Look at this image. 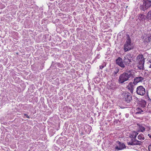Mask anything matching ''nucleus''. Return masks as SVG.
<instances>
[{
	"label": "nucleus",
	"mask_w": 151,
	"mask_h": 151,
	"mask_svg": "<svg viewBox=\"0 0 151 151\" xmlns=\"http://www.w3.org/2000/svg\"><path fill=\"white\" fill-rule=\"evenodd\" d=\"M139 103L140 106L144 108L146 106V102L145 100H142Z\"/></svg>",
	"instance_id": "15"
},
{
	"label": "nucleus",
	"mask_w": 151,
	"mask_h": 151,
	"mask_svg": "<svg viewBox=\"0 0 151 151\" xmlns=\"http://www.w3.org/2000/svg\"><path fill=\"white\" fill-rule=\"evenodd\" d=\"M146 18H147L148 20H151V11L148 12Z\"/></svg>",
	"instance_id": "20"
},
{
	"label": "nucleus",
	"mask_w": 151,
	"mask_h": 151,
	"mask_svg": "<svg viewBox=\"0 0 151 151\" xmlns=\"http://www.w3.org/2000/svg\"><path fill=\"white\" fill-rule=\"evenodd\" d=\"M123 99L127 103V106L129 107L132 106V97L130 93L127 91L124 92L122 95Z\"/></svg>",
	"instance_id": "2"
},
{
	"label": "nucleus",
	"mask_w": 151,
	"mask_h": 151,
	"mask_svg": "<svg viewBox=\"0 0 151 151\" xmlns=\"http://www.w3.org/2000/svg\"><path fill=\"white\" fill-rule=\"evenodd\" d=\"M126 116L127 117H128V115H126Z\"/></svg>",
	"instance_id": "32"
},
{
	"label": "nucleus",
	"mask_w": 151,
	"mask_h": 151,
	"mask_svg": "<svg viewBox=\"0 0 151 151\" xmlns=\"http://www.w3.org/2000/svg\"><path fill=\"white\" fill-rule=\"evenodd\" d=\"M133 140L134 144H135V145H137V144H136L137 142H136L135 139H133Z\"/></svg>",
	"instance_id": "26"
},
{
	"label": "nucleus",
	"mask_w": 151,
	"mask_h": 151,
	"mask_svg": "<svg viewBox=\"0 0 151 151\" xmlns=\"http://www.w3.org/2000/svg\"><path fill=\"white\" fill-rule=\"evenodd\" d=\"M133 48V45L131 43V40L130 38L128 37L124 45V50L125 52H127Z\"/></svg>",
	"instance_id": "5"
},
{
	"label": "nucleus",
	"mask_w": 151,
	"mask_h": 151,
	"mask_svg": "<svg viewBox=\"0 0 151 151\" xmlns=\"http://www.w3.org/2000/svg\"><path fill=\"white\" fill-rule=\"evenodd\" d=\"M132 141L127 142V144H128V145H135V144H134V141L133 140V139H132Z\"/></svg>",
	"instance_id": "22"
},
{
	"label": "nucleus",
	"mask_w": 151,
	"mask_h": 151,
	"mask_svg": "<svg viewBox=\"0 0 151 151\" xmlns=\"http://www.w3.org/2000/svg\"><path fill=\"white\" fill-rule=\"evenodd\" d=\"M136 111H137L136 112V114H141L143 111V110L139 108H137V109Z\"/></svg>",
	"instance_id": "19"
},
{
	"label": "nucleus",
	"mask_w": 151,
	"mask_h": 151,
	"mask_svg": "<svg viewBox=\"0 0 151 151\" xmlns=\"http://www.w3.org/2000/svg\"><path fill=\"white\" fill-rule=\"evenodd\" d=\"M119 115H120L121 114V113H120H120H119Z\"/></svg>",
	"instance_id": "31"
},
{
	"label": "nucleus",
	"mask_w": 151,
	"mask_h": 151,
	"mask_svg": "<svg viewBox=\"0 0 151 151\" xmlns=\"http://www.w3.org/2000/svg\"><path fill=\"white\" fill-rule=\"evenodd\" d=\"M137 58L138 61H139V65H141L143 66L144 65V61L143 55H139L137 56Z\"/></svg>",
	"instance_id": "8"
},
{
	"label": "nucleus",
	"mask_w": 151,
	"mask_h": 151,
	"mask_svg": "<svg viewBox=\"0 0 151 151\" xmlns=\"http://www.w3.org/2000/svg\"><path fill=\"white\" fill-rule=\"evenodd\" d=\"M137 138L141 140H144L145 139V137L144 135L142 134H140L138 136Z\"/></svg>",
	"instance_id": "17"
},
{
	"label": "nucleus",
	"mask_w": 151,
	"mask_h": 151,
	"mask_svg": "<svg viewBox=\"0 0 151 151\" xmlns=\"http://www.w3.org/2000/svg\"><path fill=\"white\" fill-rule=\"evenodd\" d=\"M138 134V133L135 131L133 132L132 134L131 135L130 137L133 138V139H135L137 136Z\"/></svg>",
	"instance_id": "16"
},
{
	"label": "nucleus",
	"mask_w": 151,
	"mask_h": 151,
	"mask_svg": "<svg viewBox=\"0 0 151 151\" xmlns=\"http://www.w3.org/2000/svg\"><path fill=\"white\" fill-rule=\"evenodd\" d=\"M144 67H138V68L140 69H143Z\"/></svg>",
	"instance_id": "27"
},
{
	"label": "nucleus",
	"mask_w": 151,
	"mask_h": 151,
	"mask_svg": "<svg viewBox=\"0 0 151 151\" xmlns=\"http://www.w3.org/2000/svg\"><path fill=\"white\" fill-rule=\"evenodd\" d=\"M119 69L117 67L115 68L114 69H113L112 70L113 72L112 76H117V74L119 72Z\"/></svg>",
	"instance_id": "14"
},
{
	"label": "nucleus",
	"mask_w": 151,
	"mask_h": 151,
	"mask_svg": "<svg viewBox=\"0 0 151 151\" xmlns=\"http://www.w3.org/2000/svg\"><path fill=\"white\" fill-rule=\"evenodd\" d=\"M133 83L130 82L128 86H127L128 88L130 91V92L132 93H133V90H134V86Z\"/></svg>",
	"instance_id": "12"
},
{
	"label": "nucleus",
	"mask_w": 151,
	"mask_h": 151,
	"mask_svg": "<svg viewBox=\"0 0 151 151\" xmlns=\"http://www.w3.org/2000/svg\"><path fill=\"white\" fill-rule=\"evenodd\" d=\"M149 67V68H151V66Z\"/></svg>",
	"instance_id": "33"
},
{
	"label": "nucleus",
	"mask_w": 151,
	"mask_h": 151,
	"mask_svg": "<svg viewBox=\"0 0 151 151\" xmlns=\"http://www.w3.org/2000/svg\"><path fill=\"white\" fill-rule=\"evenodd\" d=\"M144 79V78L140 76L136 77L134 79L133 83L134 85H136L139 82H142Z\"/></svg>",
	"instance_id": "7"
},
{
	"label": "nucleus",
	"mask_w": 151,
	"mask_h": 151,
	"mask_svg": "<svg viewBox=\"0 0 151 151\" xmlns=\"http://www.w3.org/2000/svg\"><path fill=\"white\" fill-rule=\"evenodd\" d=\"M134 73L132 70H127L126 72L120 75L118 81L119 83H122L125 81L129 80L130 78L134 77Z\"/></svg>",
	"instance_id": "1"
},
{
	"label": "nucleus",
	"mask_w": 151,
	"mask_h": 151,
	"mask_svg": "<svg viewBox=\"0 0 151 151\" xmlns=\"http://www.w3.org/2000/svg\"><path fill=\"white\" fill-rule=\"evenodd\" d=\"M148 135L149 136V137L151 139V134H148Z\"/></svg>",
	"instance_id": "28"
},
{
	"label": "nucleus",
	"mask_w": 151,
	"mask_h": 151,
	"mask_svg": "<svg viewBox=\"0 0 151 151\" xmlns=\"http://www.w3.org/2000/svg\"><path fill=\"white\" fill-rule=\"evenodd\" d=\"M116 64L119 66H123V61L122 59L120 57H119L116 60Z\"/></svg>",
	"instance_id": "10"
},
{
	"label": "nucleus",
	"mask_w": 151,
	"mask_h": 151,
	"mask_svg": "<svg viewBox=\"0 0 151 151\" xmlns=\"http://www.w3.org/2000/svg\"><path fill=\"white\" fill-rule=\"evenodd\" d=\"M104 67H100V69H102Z\"/></svg>",
	"instance_id": "29"
},
{
	"label": "nucleus",
	"mask_w": 151,
	"mask_h": 151,
	"mask_svg": "<svg viewBox=\"0 0 151 151\" xmlns=\"http://www.w3.org/2000/svg\"><path fill=\"white\" fill-rule=\"evenodd\" d=\"M146 19V17L145 15L143 14H140L138 16V20H139L140 22H142L145 21Z\"/></svg>",
	"instance_id": "9"
},
{
	"label": "nucleus",
	"mask_w": 151,
	"mask_h": 151,
	"mask_svg": "<svg viewBox=\"0 0 151 151\" xmlns=\"http://www.w3.org/2000/svg\"><path fill=\"white\" fill-rule=\"evenodd\" d=\"M129 56L128 55H126L124 59V62L126 65L129 64L131 62V60L129 58Z\"/></svg>",
	"instance_id": "11"
},
{
	"label": "nucleus",
	"mask_w": 151,
	"mask_h": 151,
	"mask_svg": "<svg viewBox=\"0 0 151 151\" xmlns=\"http://www.w3.org/2000/svg\"><path fill=\"white\" fill-rule=\"evenodd\" d=\"M123 67V68H124V67H124V66H123V67Z\"/></svg>",
	"instance_id": "34"
},
{
	"label": "nucleus",
	"mask_w": 151,
	"mask_h": 151,
	"mask_svg": "<svg viewBox=\"0 0 151 151\" xmlns=\"http://www.w3.org/2000/svg\"><path fill=\"white\" fill-rule=\"evenodd\" d=\"M136 92L137 94L143 96L145 94V89L142 86H140L137 88Z\"/></svg>",
	"instance_id": "6"
},
{
	"label": "nucleus",
	"mask_w": 151,
	"mask_h": 151,
	"mask_svg": "<svg viewBox=\"0 0 151 151\" xmlns=\"http://www.w3.org/2000/svg\"><path fill=\"white\" fill-rule=\"evenodd\" d=\"M147 130H149L150 129V127H147Z\"/></svg>",
	"instance_id": "30"
},
{
	"label": "nucleus",
	"mask_w": 151,
	"mask_h": 151,
	"mask_svg": "<svg viewBox=\"0 0 151 151\" xmlns=\"http://www.w3.org/2000/svg\"><path fill=\"white\" fill-rule=\"evenodd\" d=\"M147 63L148 65H149L150 66H151V60L149 61Z\"/></svg>",
	"instance_id": "23"
},
{
	"label": "nucleus",
	"mask_w": 151,
	"mask_h": 151,
	"mask_svg": "<svg viewBox=\"0 0 151 151\" xmlns=\"http://www.w3.org/2000/svg\"><path fill=\"white\" fill-rule=\"evenodd\" d=\"M136 142H137L136 144L137 145H142L143 143V142L138 141L135 139Z\"/></svg>",
	"instance_id": "21"
},
{
	"label": "nucleus",
	"mask_w": 151,
	"mask_h": 151,
	"mask_svg": "<svg viewBox=\"0 0 151 151\" xmlns=\"http://www.w3.org/2000/svg\"><path fill=\"white\" fill-rule=\"evenodd\" d=\"M143 4L141 5L140 9L145 11L151 6V1L149 0H144Z\"/></svg>",
	"instance_id": "4"
},
{
	"label": "nucleus",
	"mask_w": 151,
	"mask_h": 151,
	"mask_svg": "<svg viewBox=\"0 0 151 151\" xmlns=\"http://www.w3.org/2000/svg\"><path fill=\"white\" fill-rule=\"evenodd\" d=\"M148 150L149 151H151V144L149 146Z\"/></svg>",
	"instance_id": "25"
},
{
	"label": "nucleus",
	"mask_w": 151,
	"mask_h": 151,
	"mask_svg": "<svg viewBox=\"0 0 151 151\" xmlns=\"http://www.w3.org/2000/svg\"><path fill=\"white\" fill-rule=\"evenodd\" d=\"M24 116H26L28 118H29V119L30 118L29 116L28 115H27V114H24Z\"/></svg>",
	"instance_id": "24"
},
{
	"label": "nucleus",
	"mask_w": 151,
	"mask_h": 151,
	"mask_svg": "<svg viewBox=\"0 0 151 151\" xmlns=\"http://www.w3.org/2000/svg\"><path fill=\"white\" fill-rule=\"evenodd\" d=\"M113 147L115 151H118L126 148V146L124 143L117 141H116L114 144Z\"/></svg>",
	"instance_id": "3"
},
{
	"label": "nucleus",
	"mask_w": 151,
	"mask_h": 151,
	"mask_svg": "<svg viewBox=\"0 0 151 151\" xmlns=\"http://www.w3.org/2000/svg\"><path fill=\"white\" fill-rule=\"evenodd\" d=\"M145 127L142 125H139V130L141 132H144L145 130Z\"/></svg>",
	"instance_id": "18"
},
{
	"label": "nucleus",
	"mask_w": 151,
	"mask_h": 151,
	"mask_svg": "<svg viewBox=\"0 0 151 151\" xmlns=\"http://www.w3.org/2000/svg\"><path fill=\"white\" fill-rule=\"evenodd\" d=\"M143 39L145 42H148L151 40V36L150 35H147L144 37Z\"/></svg>",
	"instance_id": "13"
}]
</instances>
